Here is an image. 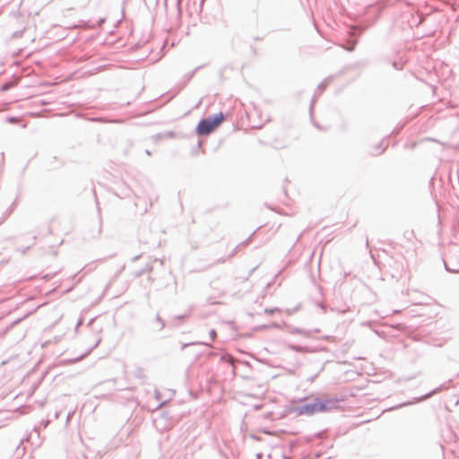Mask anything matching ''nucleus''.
<instances>
[{"label":"nucleus","mask_w":459,"mask_h":459,"mask_svg":"<svg viewBox=\"0 0 459 459\" xmlns=\"http://www.w3.org/2000/svg\"><path fill=\"white\" fill-rule=\"evenodd\" d=\"M224 121L222 113L216 114L213 117H208L199 122L196 126V133L199 135H206L214 131Z\"/></svg>","instance_id":"1"},{"label":"nucleus","mask_w":459,"mask_h":459,"mask_svg":"<svg viewBox=\"0 0 459 459\" xmlns=\"http://www.w3.org/2000/svg\"><path fill=\"white\" fill-rule=\"evenodd\" d=\"M15 84H16V82L5 83L1 87V91H5Z\"/></svg>","instance_id":"3"},{"label":"nucleus","mask_w":459,"mask_h":459,"mask_svg":"<svg viewBox=\"0 0 459 459\" xmlns=\"http://www.w3.org/2000/svg\"><path fill=\"white\" fill-rule=\"evenodd\" d=\"M326 409L325 405L319 401L315 402L312 404H308L305 406V410L309 413H315L317 411H322Z\"/></svg>","instance_id":"2"},{"label":"nucleus","mask_w":459,"mask_h":459,"mask_svg":"<svg viewBox=\"0 0 459 459\" xmlns=\"http://www.w3.org/2000/svg\"><path fill=\"white\" fill-rule=\"evenodd\" d=\"M348 50H350V51L353 50V47L349 48Z\"/></svg>","instance_id":"5"},{"label":"nucleus","mask_w":459,"mask_h":459,"mask_svg":"<svg viewBox=\"0 0 459 459\" xmlns=\"http://www.w3.org/2000/svg\"><path fill=\"white\" fill-rule=\"evenodd\" d=\"M210 336H211L212 341L215 340V338H216V332H215V330H211L210 331Z\"/></svg>","instance_id":"4"}]
</instances>
